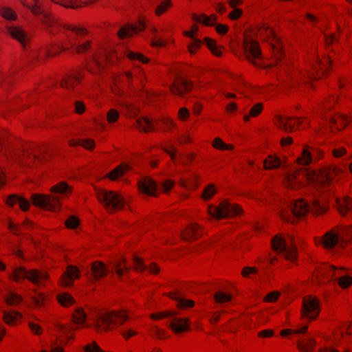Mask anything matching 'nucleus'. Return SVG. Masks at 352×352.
Instances as JSON below:
<instances>
[{
	"mask_svg": "<svg viewBox=\"0 0 352 352\" xmlns=\"http://www.w3.org/2000/svg\"><path fill=\"white\" fill-rule=\"evenodd\" d=\"M339 173L340 170L333 166H324L318 171L302 168L298 172L286 175L285 184L292 189L298 188L302 184L300 179V176H302L307 178L309 182L325 186L330 184Z\"/></svg>",
	"mask_w": 352,
	"mask_h": 352,
	"instance_id": "1",
	"label": "nucleus"
},
{
	"mask_svg": "<svg viewBox=\"0 0 352 352\" xmlns=\"http://www.w3.org/2000/svg\"><path fill=\"white\" fill-rule=\"evenodd\" d=\"M51 195L34 194L32 196L34 205L51 211L60 208V201L67 192H71L72 188L65 182H61L50 188Z\"/></svg>",
	"mask_w": 352,
	"mask_h": 352,
	"instance_id": "2",
	"label": "nucleus"
},
{
	"mask_svg": "<svg viewBox=\"0 0 352 352\" xmlns=\"http://www.w3.org/2000/svg\"><path fill=\"white\" fill-rule=\"evenodd\" d=\"M127 319L128 316L125 311H109L99 316L96 322V328L108 331L122 324Z\"/></svg>",
	"mask_w": 352,
	"mask_h": 352,
	"instance_id": "3",
	"label": "nucleus"
},
{
	"mask_svg": "<svg viewBox=\"0 0 352 352\" xmlns=\"http://www.w3.org/2000/svg\"><path fill=\"white\" fill-rule=\"evenodd\" d=\"M96 196L98 201L109 212L121 210L124 207V199L114 191L98 190Z\"/></svg>",
	"mask_w": 352,
	"mask_h": 352,
	"instance_id": "4",
	"label": "nucleus"
},
{
	"mask_svg": "<svg viewBox=\"0 0 352 352\" xmlns=\"http://www.w3.org/2000/svg\"><path fill=\"white\" fill-rule=\"evenodd\" d=\"M290 243L279 236H275L272 238L271 244L274 251L278 254H283L285 259L294 261L297 257V250L294 244V239L289 236Z\"/></svg>",
	"mask_w": 352,
	"mask_h": 352,
	"instance_id": "5",
	"label": "nucleus"
},
{
	"mask_svg": "<svg viewBox=\"0 0 352 352\" xmlns=\"http://www.w3.org/2000/svg\"><path fill=\"white\" fill-rule=\"evenodd\" d=\"M13 278L16 282L27 278L36 285H41L47 280V274L37 270L28 271L25 267L19 266L14 269Z\"/></svg>",
	"mask_w": 352,
	"mask_h": 352,
	"instance_id": "6",
	"label": "nucleus"
},
{
	"mask_svg": "<svg viewBox=\"0 0 352 352\" xmlns=\"http://www.w3.org/2000/svg\"><path fill=\"white\" fill-rule=\"evenodd\" d=\"M310 206L303 199H298L294 204L280 212L282 219L288 222H294L295 218H300L308 212Z\"/></svg>",
	"mask_w": 352,
	"mask_h": 352,
	"instance_id": "7",
	"label": "nucleus"
},
{
	"mask_svg": "<svg viewBox=\"0 0 352 352\" xmlns=\"http://www.w3.org/2000/svg\"><path fill=\"white\" fill-rule=\"evenodd\" d=\"M208 212L210 215L217 219H220L239 214L242 212V209L239 206L236 204H231L228 201L225 200L217 207L210 205L208 206Z\"/></svg>",
	"mask_w": 352,
	"mask_h": 352,
	"instance_id": "8",
	"label": "nucleus"
},
{
	"mask_svg": "<svg viewBox=\"0 0 352 352\" xmlns=\"http://www.w3.org/2000/svg\"><path fill=\"white\" fill-rule=\"evenodd\" d=\"M244 54L247 60L255 67H261V50L258 43L250 37H245L243 41Z\"/></svg>",
	"mask_w": 352,
	"mask_h": 352,
	"instance_id": "9",
	"label": "nucleus"
},
{
	"mask_svg": "<svg viewBox=\"0 0 352 352\" xmlns=\"http://www.w3.org/2000/svg\"><path fill=\"white\" fill-rule=\"evenodd\" d=\"M320 312L319 301L316 297L307 296L303 298L301 317L309 320L316 318Z\"/></svg>",
	"mask_w": 352,
	"mask_h": 352,
	"instance_id": "10",
	"label": "nucleus"
},
{
	"mask_svg": "<svg viewBox=\"0 0 352 352\" xmlns=\"http://www.w3.org/2000/svg\"><path fill=\"white\" fill-rule=\"evenodd\" d=\"M296 120V122L299 124L300 122L299 118L283 116L281 115L276 116L274 118V122L276 126L286 133H292L295 129L296 122L294 121Z\"/></svg>",
	"mask_w": 352,
	"mask_h": 352,
	"instance_id": "11",
	"label": "nucleus"
},
{
	"mask_svg": "<svg viewBox=\"0 0 352 352\" xmlns=\"http://www.w3.org/2000/svg\"><path fill=\"white\" fill-rule=\"evenodd\" d=\"M265 33L267 41L270 43L273 50V54L276 59H278L281 56L282 46L279 38L275 34L274 30L270 28H265L261 30V34Z\"/></svg>",
	"mask_w": 352,
	"mask_h": 352,
	"instance_id": "12",
	"label": "nucleus"
},
{
	"mask_svg": "<svg viewBox=\"0 0 352 352\" xmlns=\"http://www.w3.org/2000/svg\"><path fill=\"white\" fill-rule=\"evenodd\" d=\"M177 313L168 321V327L175 333H180L190 329L189 319L176 317Z\"/></svg>",
	"mask_w": 352,
	"mask_h": 352,
	"instance_id": "13",
	"label": "nucleus"
},
{
	"mask_svg": "<svg viewBox=\"0 0 352 352\" xmlns=\"http://www.w3.org/2000/svg\"><path fill=\"white\" fill-rule=\"evenodd\" d=\"M80 277V271L77 267L68 265L66 271L60 278V284L64 287H70L73 285L74 280Z\"/></svg>",
	"mask_w": 352,
	"mask_h": 352,
	"instance_id": "14",
	"label": "nucleus"
},
{
	"mask_svg": "<svg viewBox=\"0 0 352 352\" xmlns=\"http://www.w3.org/2000/svg\"><path fill=\"white\" fill-rule=\"evenodd\" d=\"M8 33L15 40H16L21 46L25 49L30 39V36L21 28L10 26L7 28Z\"/></svg>",
	"mask_w": 352,
	"mask_h": 352,
	"instance_id": "15",
	"label": "nucleus"
},
{
	"mask_svg": "<svg viewBox=\"0 0 352 352\" xmlns=\"http://www.w3.org/2000/svg\"><path fill=\"white\" fill-rule=\"evenodd\" d=\"M319 241L325 248L331 249L335 247L340 241V236L336 228L327 232Z\"/></svg>",
	"mask_w": 352,
	"mask_h": 352,
	"instance_id": "16",
	"label": "nucleus"
},
{
	"mask_svg": "<svg viewBox=\"0 0 352 352\" xmlns=\"http://www.w3.org/2000/svg\"><path fill=\"white\" fill-rule=\"evenodd\" d=\"M146 25L144 21H139L135 25H128L122 27L118 32L120 38L131 37L134 32H139L145 29Z\"/></svg>",
	"mask_w": 352,
	"mask_h": 352,
	"instance_id": "17",
	"label": "nucleus"
},
{
	"mask_svg": "<svg viewBox=\"0 0 352 352\" xmlns=\"http://www.w3.org/2000/svg\"><path fill=\"white\" fill-rule=\"evenodd\" d=\"M191 89V83L181 78L176 80L170 87V90L173 94L181 97H183Z\"/></svg>",
	"mask_w": 352,
	"mask_h": 352,
	"instance_id": "18",
	"label": "nucleus"
},
{
	"mask_svg": "<svg viewBox=\"0 0 352 352\" xmlns=\"http://www.w3.org/2000/svg\"><path fill=\"white\" fill-rule=\"evenodd\" d=\"M110 265L112 271H114L119 278H121L124 275V272H128L130 270V267L126 265V258L124 257L111 261Z\"/></svg>",
	"mask_w": 352,
	"mask_h": 352,
	"instance_id": "19",
	"label": "nucleus"
},
{
	"mask_svg": "<svg viewBox=\"0 0 352 352\" xmlns=\"http://www.w3.org/2000/svg\"><path fill=\"white\" fill-rule=\"evenodd\" d=\"M346 270L347 269L344 267H336L334 265H329L325 268V276L327 278L338 282L341 276L346 274Z\"/></svg>",
	"mask_w": 352,
	"mask_h": 352,
	"instance_id": "20",
	"label": "nucleus"
},
{
	"mask_svg": "<svg viewBox=\"0 0 352 352\" xmlns=\"http://www.w3.org/2000/svg\"><path fill=\"white\" fill-rule=\"evenodd\" d=\"M91 274L95 280H99L107 276L108 269L104 263L101 261H94L91 265Z\"/></svg>",
	"mask_w": 352,
	"mask_h": 352,
	"instance_id": "21",
	"label": "nucleus"
},
{
	"mask_svg": "<svg viewBox=\"0 0 352 352\" xmlns=\"http://www.w3.org/2000/svg\"><path fill=\"white\" fill-rule=\"evenodd\" d=\"M140 190L147 195H153L157 188L155 182L150 177H144L138 182Z\"/></svg>",
	"mask_w": 352,
	"mask_h": 352,
	"instance_id": "22",
	"label": "nucleus"
},
{
	"mask_svg": "<svg viewBox=\"0 0 352 352\" xmlns=\"http://www.w3.org/2000/svg\"><path fill=\"white\" fill-rule=\"evenodd\" d=\"M338 210L342 216L352 214V199L344 197L342 199H337Z\"/></svg>",
	"mask_w": 352,
	"mask_h": 352,
	"instance_id": "23",
	"label": "nucleus"
},
{
	"mask_svg": "<svg viewBox=\"0 0 352 352\" xmlns=\"http://www.w3.org/2000/svg\"><path fill=\"white\" fill-rule=\"evenodd\" d=\"M14 156L27 166H30L32 161L40 162L41 160L40 156L37 154H32L25 151H18L14 153Z\"/></svg>",
	"mask_w": 352,
	"mask_h": 352,
	"instance_id": "24",
	"label": "nucleus"
},
{
	"mask_svg": "<svg viewBox=\"0 0 352 352\" xmlns=\"http://www.w3.org/2000/svg\"><path fill=\"white\" fill-rule=\"evenodd\" d=\"M291 78L294 84H300L301 82H307V80L316 78V76H315L309 69H305L295 72L292 74Z\"/></svg>",
	"mask_w": 352,
	"mask_h": 352,
	"instance_id": "25",
	"label": "nucleus"
},
{
	"mask_svg": "<svg viewBox=\"0 0 352 352\" xmlns=\"http://www.w3.org/2000/svg\"><path fill=\"white\" fill-rule=\"evenodd\" d=\"M182 236L186 241H193L197 239L200 236L199 226L195 223L190 224L182 232Z\"/></svg>",
	"mask_w": 352,
	"mask_h": 352,
	"instance_id": "26",
	"label": "nucleus"
},
{
	"mask_svg": "<svg viewBox=\"0 0 352 352\" xmlns=\"http://www.w3.org/2000/svg\"><path fill=\"white\" fill-rule=\"evenodd\" d=\"M192 19L195 21L200 23L206 26L214 25L217 21V16L215 14H211L210 16L206 15L204 14L199 16L196 14L192 15Z\"/></svg>",
	"mask_w": 352,
	"mask_h": 352,
	"instance_id": "27",
	"label": "nucleus"
},
{
	"mask_svg": "<svg viewBox=\"0 0 352 352\" xmlns=\"http://www.w3.org/2000/svg\"><path fill=\"white\" fill-rule=\"evenodd\" d=\"M330 64L331 60L329 57H324L323 60L318 59L316 64L312 66V70L316 72L318 78H320L328 69Z\"/></svg>",
	"mask_w": 352,
	"mask_h": 352,
	"instance_id": "28",
	"label": "nucleus"
},
{
	"mask_svg": "<svg viewBox=\"0 0 352 352\" xmlns=\"http://www.w3.org/2000/svg\"><path fill=\"white\" fill-rule=\"evenodd\" d=\"M136 127L141 131L148 133L155 131V128L151 120L147 118H139L136 120Z\"/></svg>",
	"mask_w": 352,
	"mask_h": 352,
	"instance_id": "29",
	"label": "nucleus"
},
{
	"mask_svg": "<svg viewBox=\"0 0 352 352\" xmlns=\"http://www.w3.org/2000/svg\"><path fill=\"white\" fill-rule=\"evenodd\" d=\"M316 341L314 338H302L297 343L300 352H311L315 346Z\"/></svg>",
	"mask_w": 352,
	"mask_h": 352,
	"instance_id": "30",
	"label": "nucleus"
},
{
	"mask_svg": "<svg viewBox=\"0 0 352 352\" xmlns=\"http://www.w3.org/2000/svg\"><path fill=\"white\" fill-rule=\"evenodd\" d=\"M309 149V146H305L303 148L300 155L296 159V162L298 164L302 166H307L311 162L312 156Z\"/></svg>",
	"mask_w": 352,
	"mask_h": 352,
	"instance_id": "31",
	"label": "nucleus"
},
{
	"mask_svg": "<svg viewBox=\"0 0 352 352\" xmlns=\"http://www.w3.org/2000/svg\"><path fill=\"white\" fill-rule=\"evenodd\" d=\"M263 165L265 170L276 169L281 166V162L278 157L269 155L264 160Z\"/></svg>",
	"mask_w": 352,
	"mask_h": 352,
	"instance_id": "32",
	"label": "nucleus"
},
{
	"mask_svg": "<svg viewBox=\"0 0 352 352\" xmlns=\"http://www.w3.org/2000/svg\"><path fill=\"white\" fill-rule=\"evenodd\" d=\"M38 1V0L36 2H34L35 4L30 8L32 12L35 15L41 14V20L42 21V22L46 25L51 26L53 23L52 20L51 19V18L49 16H47V14L43 13L42 10L37 5Z\"/></svg>",
	"mask_w": 352,
	"mask_h": 352,
	"instance_id": "33",
	"label": "nucleus"
},
{
	"mask_svg": "<svg viewBox=\"0 0 352 352\" xmlns=\"http://www.w3.org/2000/svg\"><path fill=\"white\" fill-rule=\"evenodd\" d=\"M168 296L170 298L177 301V307L180 309L192 307L195 305L194 301H192L191 300H186V299L181 298L180 297H179L177 296V294L175 292L169 293Z\"/></svg>",
	"mask_w": 352,
	"mask_h": 352,
	"instance_id": "34",
	"label": "nucleus"
},
{
	"mask_svg": "<svg viewBox=\"0 0 352 352\" xmlns=\"http://www.w3.org/2000/svg\"><path fill=\"white\" fill-rule=\"evenodd\" d=\"M80 82V76L72 75L65 78L60 82V86L67 89H73Z\"/></svg>",
	"mask_w": 352,
	"mask_h": 352,
	"instance_id": "35",
	"label": "nucleus"
},
{
	"mask_svg": "<svg viewBox=\"0 0 352 352\" xmlns=\"http://www.w3.org/2000/svg\"><path fill=\"white\" fill-rule=\"evenodd\" d=\"M340 236V242L345 243L352 239V226L348 227H336Z\"/></svg>",
	"mask_w": 352,
	"mask_h": 352,
	"instance_id": "36",
	"label": "nucleus"
},
{
	"mask_svg": "<svg viewBox=\"0 0 352 352\" xmlns=\"http://www.w3.org/2000/svg\"><path fill=\"white\" fill-rule=\"evenodd\" d=\"M263 109V104L261 102L255 104L250 110L249 113L243 116L245 122H248L250 118H255L258 116Z\"/></svg>",
	"mask_w": 352,
	"mask_h": 352,
	"instance_id": "37",
	"label": "nucleus"
},
{
	"mask_svg": "<svg viewBox=\"0 0 352 352\" xmlns=\"http://www.w3.org/2000/svg\"><path fill=\"white\" fill-rule=\"evenodd\" d=\"M329 120L338 130L344 128L348 122L347 118L344 116H336L331 118Z\"/></svg>",
	"mask_w": 352,
	"mask_h": 352,
	"instance_id": "38",
	"label": "nucleus"
},
{
	"mask_svg": "<svg viewBox=\"0 0 352 352\" xmlns=\"http://www.w3.org/2000/svg\"><path fill=\"white\" fill-rule=\"evenodd\" d=\"M21 318V314L18 311L4 312V322L10 325H14L16 320Z\"/></svg>",
	"mask_w": 352,
	"mask_h": 352,
	"instance_id": "39",
	"label": "nucleus"
},
{
	"mask_svg": "<svg viewBox=\"0 0 352 352\" xmlns=\"http://www.w3.org/2000/svg\"><path fill=\"white\" fill-rule=\"evenodd\" d=\"M68 36V44L71 47H75L76 51L78 53H82L87 50V49L89 47V42H86L82 45H77V43L76 41V38H73L71 36Z\"/></svg>",
	"mask_w": 352,
	"mask_h": 352,
	"instance_id": "40",
	"label": "nucleus"
},
{
	"mask_svg": "<svg viewBox=\"0 0 352 352\" xmlns=\"http://www.w3.org/2000/svg\"><path fill=\"white\" fill-rule=\"evenodd\" d=\"M58 302L64 306L67 307L74 303V300L68 293H62L57 296Z\"/></svg>",
	"mask_w": 352,
	"mask_h": 352,
	"instance_id": "41",
	"label": "nucleus"
},
{
	"mask_svg": "<svg viewBox=\"0 0 352 352\" xmlns=\"http://www.w3.org/2000/svg\"><path fill=\"white\" fill-rule=\"evenodd\" d=\"M311 210L316 214L323 213L327 210L326 204L323 201L321 202L318 199H314L312 201Z\"/></svg>",
	"mask_w": 352,
	"mask_h": 352,
	"instance_id": "42",
	"label": "nucleus"
},
{
	"mask_svg": "<svg viewBox=\"0 0 352 352\" xmlns=\"http://www.w3.org/2000/svg\"><path fill=\"white\" fill-rule=\"evenodd\" d=\"M129 168L126 164H121L118 166H117L116 168H114L112 171H111L108 176L109 177L112 179L115 180L119 177L122 176L124 171L127 170Z\"/></svg>",
	"mask_w": 352,
	"mask_h": 352,
	"instance_id": "43",
	"label": "nucleus"
},
{
	"mask_svg": "<svg viewBox=\"0 0 352 352\" xmlns=\"http://www.w3.org/2000/svg\"><path fill=\"white\" fill-rule=\"evenodd\" d=\"M6 302L10 305H16L22 301V297L15 293L8 292L5 297Z\"/></svg>",
	"mask_w": 352,
	"mask_h": 352,
	"instance_id": "44",
	"label": "nucleus"
},
{
	"mask_svg": "<svg viewBox=\"0 0 352 352\" xmlns=\"http://www.w3.org/2000/svg\"><path fill=\"white\" fill-rule=\"evenodd\" d=\"M171 5L172 2L170 0H163L161 1L155 8L156 15L160 16L165 13Z\"/></svg>",
	"mask_w": 352,
	"mask_h": 352,
	"instance_id": "45",
	"label": "nucleus"
},
{
	"mask_svg": "<svg viewBox=\"0 0 352 352\" xmlns=\"http://www.w3.org/2000/svg\"><path fill=\"white\" fill-rule=\"evenodd\" d=\"M204 41L206 44V45L208 46V47L210 49V50L214 55H215L217 56H221V54H222L221 51L218 49V47L216 45V43L214 40H212L210 38L206 37L204 38Z\"/></svg>",
	"mask_w": 352,
	"mask_h": 352,
	"instance_id": "46",
	"label": "nucleus"
},
{
	"mask_svg": "<svg viewBox=\"0 0 352 352\" xmlns=\"http://www.w3.org/2000/svg\"><path fill=\"white\" fill-rule=\"evenodd\" d=\"M217 192V190L214 184L207 186L202 193L201 198L205 201L210 200Z\"/></svg>",
	"mask_w": 352,
	"mask_h": 352,
	"instance_id": "47",
	"label": "nucleus"
},
{
	"mask_svg": "<svg viewBox=\"0 0 352 352\" xmlns=\"http://www.w3.org/2000/svg\"><path fill=\"white\" fill-rule=\"evenodd\" d=\"M86 315L81 308L77 309L73 315V320L76 324H82L85 321Z\"/></svg>",
	"mask_w": 352,
	"mask_h": 352,
	"instance_id": "48",
	"label": "nucleus"
},
{
	"mask_svg": "<svg viewBox=\"0 0 352 352\" xmlns=\"http://www.w3.org/2000/svg\"><path fill=\"white\" fill-rule=\"evenodd\" d=\"M214 299L218 303H224L229 302L232 299V296L229 294H225L221 292H217L214 294Z\"/></svg>",
	"mask_w": 352,
	"mask_h": 352,
	"instance_id": "49",
	"label": "nucleus"
},
{
	"mask_svg": "<svg viewBox=\"0 0 352 352\" xmlns=\"http://www.w3.org/2000/svg\"><path fill=\"white\" fill-rule=\"evenodd\" d=\"M0 15L8 20H14L16 18L14 12L7 7L0 8Z\"/></svg>",
	"mask_w": 352,
	"mask_h": 352,
	"instance_id": "50",
	"label": "nucleus"
},
{
	"mask_svg": "<svg viewBox=\"0 0 352 352\" xmlns=\"http://www.w3.org/2000/svg\"><path fill=\"white\" fill-rule=\"evenodd\" d=\"M339 286L342 289L348 288L352 284V277L349 276L347 273L338 282Z\"/></svg>",
	"mask_w": 352,
	"mask_h": 352,
	"instance_id": "51",
	"label": "nucleus"
},
{
	"mask_svg": "<svg viewBox=\"0 0 352 352\" xmlns=\"http://www.w3.org/2000/svg\"><path fill=\"white\" fill-rule=\"evenodd\" d=\"M120 113L118 110L115 109H111L107 114V120L109 123H115L119 118Z\"/></svg>",
	"mask_w": 352,
	"mask_h": 352,
	"instance_id": "52",
	"label": "nucleus"
},
{
	"mask_svg": "<svg viewBox=\"0 0 352 352\" xmlns=\"http://www.w3.org/2000/svg\"><path fill=\"white\" fill-rule=\"evenodd\" d=\"M174 314H175L174 311H162V312L152 314L151 315V318L154 320L168 318L170 320L171 318L174 316Z\"/></svg>",
	"mask_w": 352,
	"mask_h": 352,
	"instance_id": "53",
	"label": "nucleus"
},
{
	"mask_svg": "<svg viewBox=\"0 0 352 352\" xmlns=\"http://www.w3.org/2000/svg\"><path fill=\"white\" fill-rule=\"evenodd\" d=\"M134 266L133 268L138 272H144L146 270V265H144V261L139 257L135 256L133 258Z\"/></svg>",
	"mask_w": 352,
	"mask_h": 352,
	"instance_id": "54",
	"label": "nucleus"
},
{
	"mask_svg": "<svg viewBox=\"0 0 352 352\" xmlns=\"http://www.w3.org/2000/svg\"><path fill=\"white\" fill-rule=\"evenodd\" d=\"M127 57L132 60H138L140 62H142L144 63L148 62V59L147 58L144 57L142 54H141L140 53L129 52L127 54Z\"/></svg>",
	"mask_w": 352,
	"mask_h": 352,
	"instance_id": "55",
	"label": "nucleus"
},
{
	"mask_svg": "<svg viewBox=\"0 0 352 352\" xmlns=\"http://www.w3.org/2000/svg\"><path fill=\"white\" fill-rule=\"evenodd\" d=\"M64 29L75 32L76 35H85L87 31L82 28H78L72 25L66 24L63 25Z\"/></svg>",
	"mask_w": 352,
	"mask_h": 352,
	"instance_id": "56",
	"label": "nucleus"
},
{
	"mask_svg": "<svg viewBox=\"0 0 352 352\" xmlns=\"http://www.w3.org/2000/svg\"><path fill=\"white\" fill-rule=\"evenodd\" d=\"M79 224L78 219L74 217V216H70L66 221H65V226L67 228L69 229H75L78 227Z\"/></svg>",
	"mask_w": 352,
	"mask_h": 352,
	"instance_id": "57",
	"label": "nucleus"
},
{
	"mask_svg": "<svg viewBox=\"0 0 352 352\" xmlns=\"http://www.w3.org/2000/svg\"><path fill=\"white\" fill-rule=\"evenodd\" d=\"M201 41L199 39H194L188 45V51L191 54H195L197 50L201 47Z\"/></svg>",
	"mask_w": 352,
	"mask_h": 352,
	"instance_id": "58",
	"label": "nucleus"
},
{
	"mask_svg": "<svg viewBox=\"0 0 352 352\" xmlns=\"http://www.w3.org/2000/svg\"><path fill=\"white\" fill-rule=\"evenodd\" d=\"M161 122L164 124L166 131H170L172 129L176 126L175 122L170 118H163Z\"/></svg>",
	"mask_w": 352,
	"mask_h": 352,
	"instance_id": "59",
	"label": "nucleus"
},
{
	"mask_svg": "<svg viewBox=\"0 0 352 352\" xmlns=\"http://www.w3.org/2000/svg\"><path fill=\"white\" fill-rule=\"evenodd\" d=\"M212 146L218 150L226 151V144L219 137L214 139Z\"/></svg>",
	"mask_w": 352,
	"mask_h": 352,
	"instance_id": "60",
	"label": "nucleus"
},
{
	"mask_svg": "<svg viewBox=\"0 0 352 352\" xmlns=\"http://www.w3.org/2000/svg\"><path fill=\"white\" fill-rule=\"evenodd\" d=\"M32 300L36 307H42L44 305L45 296L43 294L40 293L38 294V296L32 297Z\"/></svg>",
	"mask_w": 352,
	"mask_h": 352,
	"instance_id": "61",
	"label": "nucleus"
},
{
	"mask_svg": "<svg viewBox=\"0 0 352 352\" xmlns=\"http://www.w3.org/2000/svg\"><path fill=\"white\" fill-rule=\"evenodd\" d=\"M80 145L88 150H92L95 147V142L91 139L81 140Z\"/></svg>",
	"mask_w": 352,
	"mask_h": 352,
	"instance_id": "62",
	"label": "nucleus"
},
{
	"mask_svg": "<svg viewBox=\"0 0 352 352\" xmlns=\"http://www.w3.org/2000/svg\"><path fill=\"white\" fill-rule=\"evenodd\" d=\"M280 295V293L278 292H272L269 293L264 298V301L267 302H275Z\"/></svg>",
	"mask_w": 352,
	"mask_h": 352,
	"instance_id": "63",
	"label": "nucleus"
},
{
	"mask_svg": "<svg viewBox=\"0 0 352 352\" xmlns=\"http://www.w3.org/2000/svg\"><path fill=\"white\" fill-rule=\"evenodd\" d=\"M85 352H105L102 351L96 342L88 344L85 347Z\"/></svg>",
	"mask_w": 352,
	"mask_h": 352,
	"instance_id": "64",
	"label": "nucleus"
}]
</instances>
